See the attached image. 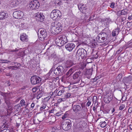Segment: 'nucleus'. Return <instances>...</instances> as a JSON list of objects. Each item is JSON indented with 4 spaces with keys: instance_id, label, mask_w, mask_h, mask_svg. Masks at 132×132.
<instances>
[{
    "instance_id": "obj_1",
    "label": "nucleus",
    "mask_w": 132,
    "mask_h": 132,
    "mask_svg": "<svg viewBox=\"0 0 132 132\" xmlns=\"http://www.w3.org/2000/svg\"><path fill=\"white\" fill-rule=\"evenodd\" d=\"M4 95V99L5 103L2 104L3 108L7 110L9 109L11 110H12V101L10 100V98L11 97V96L9 94H3Z\"/></svg>"
},
{
    "instance_id": "obj_2",
    "label": "nucleus",
    "mask_w": 132,
    "mask_h": 132,
    "mask_svg": "<svg viewBox=\"0 0 132 132\" xmlns=\"http://www.w3.org/2000/svg\"><path fill=\"white\" fill-rule=\"evenodd\" d=\"M68 42L67 37L64 35L58 37L55 40L56 45L59 46H61L65 44Z\"/></svg>"
},
{
    "instance_id": "obj_3",
    "label": "nucleus",
    "mask_w": 132,
    "mask_h": 132,
    "mask_svg": "<svg viewBox=\"0 0 132 132\" xmlns=\"http://www.w3.org/2000/svg\"><path fill=\"white\" fill-rule=\"evenodd\" d=\"M51 25L53 26L52 28L54 29L56 33L58 34L61 31L62 27L60 22L55 21L52 22Z\"/></svg>"
},
{
    "instance_id": "obj_4",
    "label": "nucleus",
    "mask_w": 132,
    "mask_h": 132,
    "mask_svg": "<svg viewBox=\"0 0 132 132\" xmlns=\"http://www.w3.org/2000/svg\"><path fill=\"white\" fill-rule=\"evenodd\" d=\"M61 16V12L57 9L53 10L50 14L51 18L54 20H56L57 19H60Z\"/></svg>"
},
{
    "instance_id": "obj_5",
    "label": "nucleus",
    "mask_w": 132,
    "mask_h": 132,
    "mask_svg": "<svg viewBox=\"0 0 132 132\" xmlns=\"http://www.w3.org/2000/svg\"><path fill=\"white\" fill-rule=\"evenodd\" d=\"M71 121L69 119H67L62 122V127L63 130L67 131L71 128Z\"/></svg>"
},
{
    "instance_id": "obj_6",
    "label": "nucleus",
    "mask_w": 132,
    "mask_h": 132,
    "mask_svg": "<svg viewBox=\"0 0 132 132\" xmlns=\"http://www.w3.org/2000/svg\"><path fill=\"white\" fill-rule=\"evenodd\" d=\"M39 33H38V36L39 39L41 40H43L47 37V34L46 31L45 29H39L38 31Z\"/></svg>"
},
{
    "instance_id": "obj_7",
    "label": "nucleus",
    "mask_w": 132,
    "mask_h": 132,
    "mask_svg": "<svg viewBox=\"0 0 132 132\" xmlns=\"http://www.w3.org/2000/svg\"><path fill=\"white\" fill-rule=\"evenodd\" d=\"M82 75V73L80 71L76 72L73 75L72 78L73 79L72 80H75L76 83H78L80 80L81 77Z\"/></svg>"
},
{
    "instance_id": "obj_8",
    "label": "nucleus",
    "mask_w": 132,
    "mask_h": 132,
    "mask_svg": "<svg viewBox=\"0 0 132 132\" xmlns=\"http://www.w3.org/2000/svg\"><path fill=\"white\" fill-rule=\"evenodd\" d=\"M76 56H80L82 59L86 58L87 56V52L84 49L80 48L78 50Z\"/></svg>"
},
{
    "instance_id": "obj_9",
    "label": "nucleus",
    "mask_w": 132,
    "mask_h": 132,
    "mask_svg": "<svg viewBox=\"0 0 132 132\" xmlns=\"http://www.w3.org/2000/svg\"><path fill=\"white\" fill-rule=\"evenodd\" d=\"M54 72L56 75L61 76L65 73L64 68L62 66H59L54 70Z\"/></svg>"
},
{
    "instance_id": "obj_10",
    "label": "nucleus",
    "mask_w": 132,
    "mask_h": 132,
    "mask_svg": "<svg viewBox=\"0 0 132 132\" xmlns=\"http://www.w3.org/2000/svg\"><path fill=\"white\" fill-rule=\"evenodd\" d=\"M40 4L39 2L37 0L32 1L30 2L29 6L32 10H36L38 9Z\"/></svg>"
},
{
    "instance_id": "obj_11",
    "label": "nucleus",
    "mask_w": 132,
    "mask_h": 132,
    "mask_svg": "<svg viewBox=\"0 0 132 132\" xmlns=\"http://www.w3.org/2000/svg\"><path fill=\"white\" fill-rule=\"evenodd\" d=\"M30 80L32 84L36 85L40 82L41 79L38 76L34 75L31 77Z\"/></svg>"
},
{
    "instance_id": "obj_12",
    "label": "nucleus",
    "mask_w": 132,
    "mask_h": 132,
    "mask_svg": "<svg viewBox=\"0 0 132 132\" xmlns=\"http://www.w3.org/2000/svg\"><path fill=\"white\" fill-rule=\"evenodd\" d=\"M23 12L20 11H15L13 13V17L17 19H21L23 17Z\"/></svg>"
},
{
    "instance_id": "obj_13",
    "label": "nucleus",
    "mask_w": 132,
    "mask_h": 132,
    "mask_svg": "<svg viewBox=\"0 0 132 132\" xmlns=\"http://www.w3.org/2000/svg\"><path fill=\"white\" fill-rule=\"evenodd\" d=\"M112 98V95L111 94H107L104 96L103 100L104 102L107 103H109L111 101Z\"/></svg>"
},
{
    "instance_id": "obj_14",
    "label": "nucleus",
    "mask_w": 132,
    "mask_h": 132,
    "mask_svg": "<svg viewBox=\"0 0 132 132\" xmlns=\"http://www.w3.org/2000/svg\"><path fill=\"white\" fill-rule=\"evenodd\" d=\"M75 45L73 43H68L65 46V48L69 52L71 51L73 48L75 47Z\"/></svg>"
},
{
    "instance_id": "obj_15",
    "label": "nucleus",
    "mask_w": 132,
    "mask_h": 132,
    "mask_svg": "<svg viewBox=\"0 0 132 132\" xmlns=\"http://www.w3.org/2000/svg\"><path fill=\"white\" fill-rule=\"evenodd\" d=\"M72 105L73 111L76 112H77L81 110V107L79 105H73V103Z\"/></svg>"
},
{
    "instance_id": "obj_16",
    "label": "nucleus",
    "mask_w": 132,
    "mask_h": 132,
    "mask_svg": "<svg viewBox=\"0 0 132 132\" xmlns=\"http://www.w3.org/2000/svg\"><path fill=\"white\" fill-rule=\"evenodd\" d=\"M90 78L89 76H86L83 77L81 79V81L82 82L84 83L83 85L85 84H86L89 82V79Z\"/></svg>"
},
{
    "instance_id": "obj_17",
    "label": "nucleus",
    "mask_w": 132,
    "mask_h": 132,
    "mask_svg": "<svg viewBox=\"0 0 132 132\" xmlns=\"http://www.w3.org/2000/svg\"><path fill=\"white\" fill-rule=\"evenodd\" d=\"M28 36L25 33H22L20 36V39L23 42L28 41Z\"/></svg>"
},
{
    "instance_id": "obj_18",
    "label": "nucleus",
    "mask_w": 132,
    "mask_h": 132,
    "mask_svg": "<svg viewBox=\"0 0 132 132\" xmlns=\"http://www.w3.org/2000/svg\"><path fill=\"white\" fill-rule=\"evenodd\" d=\"M36 19L38 21L42 22L44 21V16L43 15V14L40 13L39 15H37Z\"/></svg>"
},
{
    "instance_id": "obj_19",
    "label": "nucleus",
    "mask_w": 132,
    "mask_h": 132,
    "mask_svg": "<svg viewBox=\"0 0 132 132\" xmlns=\"http://www.w3.org/2000/svg\"><path fill=\"white\" fill-rule=\"evenodd\" d=\"M7 13L3 11L0 12V20H2L7 18Z\"/></svg>"
},
{
    "instance_id": "obj_20",
    "label": "nucleus",
    "mask_w": 132,
    "mask_h": 132,
    "mask_svg": "<svg viewBox=\"0 0 132 132\" xmlns=\"http://www.w3.org/2000/svg\"><path fill=\"white\" fill-rule=\"evenodd\" d=\"M120 29V28L117 27L112 32V36H115L117 35H118L119 34Z\"/></svg>"
},
{
    "instance_id": "obj_21",
    "label": "nucleus",
    "mask_w": 132,
    "mask_h": 132,
    "mask_svg": "<svg viewBox=\"0 0 132 132\" xmlns=\"http://www.w3.org/2000/svg\"><path fill=\"white\" fill-rule=\"evenodd\" d=\"M96 40L97 42L100 43H103L105 41L99 34L96 37Z\"/></svg>"
},
{
    "instance_id": "obj_22",
    "label": "nucleus",
    "mask_w": 132,
    "mask_h": 132,
    "mask_svg": "<svg viewBox=\"0 0 132 132\" xmlns=\"http://www.w3.org/2000/svg\"><path fill=\"white\" fill-rule=\"evenodd\" d=\"M92 68L87 69L85 73V76H89L92 75L93 71Z\"/></svg>"
},
{
    "instance_id": "obj_23",
    "label": "nucleus",
    "mask_w": 132,
    "mask_h": 132,
    "mask_svg": "<svg viewBox=\"0 0 132 132\" xmlns=\"http://www.w3.org/2000/svg\"><path fill=\"white\" fill-rule=\"evenodd\" d=\"M99 34L100 36V35L102 37L103 39L105 41H106V40L107 39L108 36L107 34L106 33H101Z\"/></svg>"
},
{
    "instance_id": "obj_24",
    "label": "nucleus",
    "mask_w": 132,
    "mask_h": 132,
    "mask_svg": "<svg viewBox=\"0 0 132 132\" xmlns=\"http://www.w3.org/2000/svg\"><path fill=\"white\" fill-rule=\"evenodd\" d=\"M21 106H24V108H26L28 106L29 104L28 103H26L24 100H21L20 102Z\"/></svg>"
},
{
    "instance_id": "obj_25",
    "label": "nucleus",
    "mask_w": 132,
    "mask_h": 132,
    "mask_svg": "<svg viewBox=\"0 0 132 132\" xmlns=\"http://www.w3.org/2000/svg\"><path fill=\"white\" fill-rule=\"evenodd\" d=\"M101 122L99 125L101 127L104 128L106 126L107 124L105 121H103L102 119H101Z\"/></svg>"
},
{
    "instance_id": "obj_26",
    "label": "nucleus",
    "mask_w": 132,
    "mask_h": 132,
    "mask_svg": "<svg viewBox=\"0 0 132 132\" xmlns=\"http://www.w3.org/2000/svg\"><path fill=\"white\" fill-rule=\"evenodd\" d=\"M132 80V78L131 77H127L123 79V81L125 83H128L130 81Z\"/></svg>"
},
{
    "instance_id": "obj_27",
    "label": "nucleus",
    "mask_w": 132,
    "mask_h": 132,
    "mask_svg": "<svg viewBox=\"0 0 132 132\" xmlns=\"http://www.w3.org/2000/svg\"><path fill=\"white\" fill-rule=\"evenodd\" d=\"M9 123L5 122L3 123V125L2 126L1 128H8L9 127Z\"/></svg>"
},
{
    "instance_id": "obj_28",
    "label": "nucleus",
    "mask_w": 132,
    "mask_h": 132,
    "mask_svg": "<svg viewBox=\"0 0 132 132\" xmlns=\"http://www.w3.org/2000/svg\"><path fill=\"white\" fill-rule=\"evenodd\" d=\"M67 67H70L73 65V63L72 61L70 60H68L67 62Z\"/></svg>"
},
{
    "instance_id": "obj_29",
    "label": "nucleus",
    "mask_w": 132,
    "mask_h": 132,
    "mask_svg": "<svg viewBox=\"0 0 132 132\" xmlns=\"http://www.w3.org/2000/svg\"><path fill=\"white\" fill-rule=\"evenodd\" d=\"M65 91L64 90H60L57 93V96H60L63 94H64V93Z\"/></svg>"
},
{
    "instance_id": "obj_30",
    "label": "nucleus",
    "mask_w": 132,
    "mask_h": 132,
    "mask_svg": "<svg viewBox=\"0 0 132 132\" xmlns=\"http://www.w3.org/2000/svg\"><path fill=\"white\" fill-rule=\"evenodd\" d=\"M8 69H11L12 70H16L18 68V67L15 66H10L7 67Z\"/></svg>"
},
{
    "instance_id": "obj_31",
    "label": "nucleus",
    "mask_w": 132,
    "mask_h": 132,
    "mask_svg": "<svg viewBox=\"0 0 132 132\" xmlns=\"http://www.w3.org/2000/svg\"><path fill=\"white\" fill-rule=\"evenodd\" d=\"M98 53L97 52H94L92 53L93 57L95 59H96L98 58Z\"/></svg>"
},
{
    "instance_id": "obj_32",
    "label": "nucleus",
    "mask_w": 132,
    "mask_h": 132,
    "mask_svg": "<svg viewBox=\"0 0 132 132\" xmlns=\"http://www.w3.org/2000/svg\"><path fill=\"white\" fill-rule=\"evenodd\" d=\"M61 0H56L55 2V4L57 5L60 6L61 4Z\"/></svg>"
},
{
    "instance_id": "obj_33",
    "label": "nucleus",
    "mask_w": 132,
    "mask_h": 132,
    "mask_svg": "<svg viewBox=\"0 0 132 132\" xmlns=\"http://www.w3.org/2000/svg\"><path fill=\"white\" fill-rule=\"evenodd\" d=\"M111 21V19L109 18H106L103 19V21L107 23H109Z\"/></svg>"
},
{
    "instance_id": "obj_34",
    "label": "nucleus",
    "mask_w": 132,
    "mask_h": 132,
    "mask_svg": "<svg viewBox=\"0 0 132 132\" xmlns=\"http://www.w3.org/2000/svg\"><path fill=\"white\" fill-rule=\"evenodd\" d=\"M125 10H126V9H123L121 11L122 15H125L127 14V13L126 11H125Z\"/></svg>"
},
{
    "instance_id": "obj_35",
    "label": "nucleus",
    "mask_w": 132,
    "mask_h": 132,
    "mask_svg": "<svg viewBox=\"0 0 132 132\" xmlns=\"http://www.w3.org/2000/svg\"><path fill=\"white\" fill-rule=\"evenodd\" d=\"M83 125L82 126H81L80 127H78L77 128V130L78 131H79L82 130L84 128V126H83Z\"/></svg>"
},
{
    "instance_id": "obj_36",
    "label": "nucleus",
    "mask_w": 132,
    "mask_h": 132,
    "mask_svg": "<svg viewBox=\"0 0 132 132\" xmlns=\"http://www.w3.org/2000/svg\"><path fill=\"white\" fill-rule=\"evenodd\" d=\"M0 62L2 63H6L10 62V61L7 60H1Z\"/></svg>"
},
{
    "instance_id": "obj_37",
    "label": "nucleus",
    "mask_w": 132,
    "mask_h": 132,
    "mask_svg": "<svg viewBox=\"0 0 132 132\" xmlns=\"http://www.w3.org/2000/svg\"><path fill=\"white\" fill-rule=\"evenodd\" d=\"M51 96H48L46 98H45L44 99V100L45 102H47L50 99Z\"/></svg>"
},
{
    "instance_id": "obj_38",
    "label": "nucleus",
    "mask_w": 132,
    "mask_h": 132,
    "mask_svg": "<svg viewBox=\"0 0 132 132\" xmlns=\"http://www.w3.org/2000/svg\"><path fill=\"white\" fill-rule=\"evenodd\" d=\"M71 95V94L69 93H67L64 94V96L65 98H69Z\"/></svg>"
},
{
    "instance_id": "obj_39",
    "label": "nucleus",
    "mask_w": 132,
    "mask_h": 132,
    "mask_svg": "<svg viewBox=\"0 0 132 132\" xmlns=\"http://www.w3.org/2000/svg\"><path fill=\"white\" fill-rule=\"evenodd\" d=\"M43 94L42 92H41L38 94L37 96V99H39L42 96Z\"/></svg>"
},
{
    "instance_id": "obj_40",
    "label": "nucleus",
    "mask_w": 132,
    "mask_h": 132,
    "mask_svg": "<svg viewBox=\"0 0 132 132\" xmlns=\"http://www.w3.org/2000/svg\"><path fill=\"white\" fill-rule=\"evenodd\" d=\"M51 57L52 58H54L55 59H56V58L57 59V58L56 54L55 53H53L51 55Z\"/></svg>"
},
{
    "instance_id": "obj_41",
    "label": "nucleus",
    "mask_w": 132,
    "mask_h": 132,
    "mask_svg": "<svg viewBox=\"0 0 132 132\" xmlns=\"http://www.w3.org/2000/svg\"><path fill=\"white\" fill-rule=\"evenodd\" d=\"M114 5L115 3L114 2H112L110 3V7L112 8H113L114 7Z\"/></svg>"
},
{
    "instance_id": "obj_42",
    "label": "nucleus",
    "mask_w": 132,
    "mask_h": 132,
    "mask_svg": "<svg viewBox=\"0 0 132 132\" xmlns=\"http://www.w3.org/2000/svg\"><path fill=\"white\" fill-rule=\"evenodd\" d=\"M86 9L87 8H86L85 7H81L80 10L81 9V10L82 13H84L86 11Z\"/></svg>"
},
{
    "instance_id": "obj_43",
    "label": "nucleus",
    "mask_w": 132,
    "mask_h": 132,
    "mask_svg": "<svg viewBox=\"0 0 132 132\" xmlns=\"http://www.w3.org/2000/svg\"><path fill=\"white\" fill-rule=\"evenodd\" d=\"M0 132H10V131L9 129H4L3 130H1Z\"/></svg>"
},
{
    "instance_id": "obj_44",
    "label": "nucleus",
    "mask_w": 132,
    "mask_h": 132,
    "mask_svg": "<svg viewBox=\"0 0 132 132\" xmlns=\"http://www.w3.org/2000/svg\"><path fill=\"white\" fill-rule=\"evenodd\" d=\"M125 107V106L124 105L122 104L121 105L119 109L120 110H122Z\"/></svg>"
},
{
    "instance_id": "obj_45",
    "label": "nucleus",
    "mask_w": 132,
    "mask_h": 132,
    "mask_svg": "<svg viewBox=\"0 0 132 132\" xmlns=\"http://www.w3.org/2000/svg\"><path fill=\"white\" fill-rule=\"evenodd\" d=\"M122 76V74L121 73L117 77V79H118L120 80Z\"/></svg>"
},
{
    "instance_id": "obj_46",
    "label": "nucleus",
    "mask_w": 132,
    "mask_h": 132,
    "mask_svg": "<svg viewBox=\"0 0 132 132\" xmlns=\"http://www.w3.org/2000/svg\"><path fill=\"white\" fill-rule=\"evenodd\" d=\"M72 70V69H70V70L66 73V75L67 76H68V75H69V74L70 73V74L69 76H70L71 75V73H70L71 72Z\"/></svg>"
},
{
    "instance_id": "obj_47",
    "label": "nucleus",
    "mask_w": 132,
    "mask_h": 132,
    "mask_svg": "<svg viewBox=\"0 0 132 132\" xmlns=\"http://www.w3.org/2000/svg\"><path fill=\"white\" fill-rule=\"evenodd\" d=\"M92 59H91V58L87 59L86 60L87 62L88 63L92 62Z\"/></svg>"
},
{
    "instance_id": "obj_48",
    "label": "nucleus",
    "mask_w": 132,
    "mask_h": 132,
    "mask_svg": "<svg viewBox=\"0 0 132 132\" xmlns=\"http://www.w3.org/2000/svg\"><path fill=\"white\" fill-rule=\"evenodd\" d=\"M117 14L118 16H119L122 15L121 11H118L117 13Z\"/></svg>"
},
{
    "instance_id": "obj_49",
    "label": "nucleus",
    "mask_w": 132,
    "mask_h": 132,
    "mask_svg": "<svg viewBox=\"0 0 132 132\" xmlns=\"http://www.w3.org/2000/svg\"><path fill=\"white\" fill-rule=\"evenodd\" d=\"M46 106V105L44 104V105L43 106L41 107L40 108V110L42 111L43 109H44L45 108Z\"/></svg>"
},
{
    "instance_id": "obj_50",
    "label": "nucleus",
    "mask_w": 132,
    "mask_h": 132,
    "mask_svg": "<svg viewBox=\"0 0 132 132\" xmlns=\"http://www.w3.org/2000/svg\"><path fill=\"white\" fill-rule=\"evenodd\" d=\"M68 116V115H67V114H66V113H65V114H64V116L62 117V119H64L65 118L67 117Z\"/></svg>"
},
{
    "instance_id": "obj_51",
    "label": "nucleus",
    "mask_w": 132,
    "mask_h": 132,
    "mask_svg": "<svg viewBox=\"0 0 132 132\" xmlns=\"http://www.w3.org/2000/svg\"><path fill=\"white\" fill-rule=\"evenodd\" d=\"M128 111L129 113H131L132 112V108L131 107L129 108L128 109Z\"/></svg>"
},
{
    "instance_id": "obj_52",
    "label": "nucleus",
    "mask_w": 132,
    "mask_h": 132,
    "mask_svg": "<svg viewBox=\"0 0 132 132\" xmlns=\"http://www.w3.org/2000/svg\"><path fill=\"white\" fill-rule=\"evenodd\" d=\"M57 91H58V90L57 89H56L54 91V92H50V93H52V94L51 95V96H52L53 95V93H55L56 94V93H57Z\"/></svg>"
},
{
    "instance_id": "obj_53",
    "label": "nucleus",
    "mask_w": 132,
    "mask_h": 132,
    "mask_svg": "<svg viewBox=\"0 0 132 132\" xmlns=\"http://www.w3.org/2000/svg\"><path fill=\"white\" fill-rule=\"evenodd\" d=\"M91 103V102L90 101H88L86 104L87 106H89L90 105Z\"/></svg>"
},
{
    "instance_id": "obj_54",
    "label": "nucleus",
    "mask_w": 132,
    "mask_h": 132,
    "mask_svg": "<svg viewBox=\"0 0 132 132\" xmlns=\"http://www.w3.org/2000/svg\"><path fill=\"white\" fill-rule=\"evenodd\" d=\"M18 51V50H17L16 49V48L15 50H9V51L14 52H15L16 51Z\"/></svg>"
},
{
    "instance_id": "obj_55",
    "label": "nucleus",
    "mask_w": 132,
    "mask_h": 132,
    "mask_svg": "<svg viewBox=\"0 0 132 132\" xmlns=\"http://www.w3.org/2000/svg\"><path fill=\"white\" fill-rule=\"evenodd\" d=\"M97 100V97L96 96H94L93 98V101L96 102Z\"/></svg>"
},
{
    "instance_id": "obj_56",
    "label": "nucleus",
    "mask_w": 132,
    "mask_h": 132,
    "mask_svg": "<svg viewBox=\"0 0 132 132\" xmlns=\"http://www.w3.org/2000/svg\"><path fill=\"white\" fill-rule=\"evenodd\" d=\"M122 112H120L119 113V114H118V116L119 117H122Z\"/></svg>"
},
{
    "instance_id": "obj_57",
    "label": "nucleus",
    "mask_w": 132,
    "mask_h": 132,
    "mask_svg": "<svg viewBox=\"0 0 132 132\" xmlns=\"http://www.w3.org/2000/svg\"><path fill=\"white\" fill-rule=\"evenodd\" d=\"M128 19L129 20H131L132 19V16L131 15L129 16L128 17Z\"/></svg>"
},
{
    "instance_id": "obj_58",
    "label": "nucleus",
    "mask_w": 132,
    "mask_h": 132,
    "mask_svg": "<svg viewBox=\"0 0 132 132\" xmlns=\"http://www.w3.org/2000/svg\"><path fill=\"white\" fill-rule=\"evenodd\" d=\"M65 98H62L60 99V101H64L65 100Z\"/></svg>"
},
{
    "instance_id": "obj_59",
    "label": "nucleus",
    "mask_w": 132,
    "mask_h": 132,
    "mask_svg": "<svg viewBox=\"0 0 132 132\" xmlns=\"http://www.w3.org/2000/svg\"><path fill=\"white\" fill-rule=\"evenodd\" d=\"M121 50L120 49H119V50H118L117 52V53H120L121 51Z\"/></svg>"
},
{
    "instance_id": "obj_60",
    "label": "nucleus",
    "mask_w": 132,
    "mask_h": 132,
    "mask_svg": "<svg viewBox=\"0 0 132 132\" xmlns=\"http://www.w3.org/2000/svg\"><path fill=\"white\" fill-rule=\"evenodd\" d=\"M43 119H41L40 118H38V120L40 122L42 121L43 120Z\"/></svg>"
},
{
    "instance_id": "obj_61",
    "label": "nucleus",
    "mask_w": 132,
    "mask_h": 132,
    "mask_svg": "<svg viewBox=\"0 0 132 132\" xmlns=\"http://www.w3.org/2000/svg\"><path fill=\"white\" fill-rule=\"evenodd\" d=\"M16 64L15 65V66L17 65V67L18 66V67H20L21 66V64L20 63H16Z\"/></svg>"
},
{
    "instance_id": "obj_62",
    "label": "nucleus",
    "mask_w": 132,
    "mask_h": 132,
    "mask_svg": "<svg viewBox=\"0 0 132 132\" xmlns=\"http://www.w3.org/2000/svg\"><path fill=\"white\" fill-rule=\"evenodd\" d=\"M34 103H32L31 104V107L32 108H33L34 107Z\"/></svg>"
},
{
    "instance_id": "obj_63",
    "label": "nucleus",
    "mask_w": 132,
    "mask_h": 132,
    "mask_svg": "<svg viewBox=\"0 0 132 132\" xmlns=\"http://www.w3.org/2000/svg\"><path fill=\"white\" fill-rule=\"evenodd\" d=\"M53 71V70H52V69H51V70L50 71H49V72H48V74H47V75H50L52 73V72Z\"/></svg>"
},
{
    "instance_id": "obj_64",
    "label": "nucleus",
    "mask_w": 132,
    "mask_h": 132,
    "mask_svg": "<svg viewBox=\"0 0 132 132\" xmlns=\"http://www.w3.org/2000/svg\"><path fill=\"white\" fill-rule=\"evenodd\" d=\"M129 128L131 130H132V124L129 125Z\"/></svg>"
}]
</instances>
